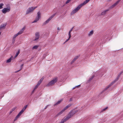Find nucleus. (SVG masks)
I'll use <instances>...</instances> for the list:
<instances>
[{"label": "nucleus", "instance_id": "37", "mask_svg": "<svg viewBox=\"0 0 123 123\" xmlns=\"http://www.w3.org/2000/svg\"><path fill=\"white\" fill-rule=\"evenodd\" d=\"M71 0H67L66 2V4H67L69 3Z\"/></svg>", "mask_w": 123, "mask_h": 123}, {"label": "nucleus", "instance_id": "39", "mask_svg": "<svg viewBox=\"0 0 123 123\" xmlns=\"http://www.w3.org/2000/svg\"><path fill=\"white\" fill-rule=\"evenodd\" d=\"M66 109V108L65 107L62 110L64 112Z\"/></svg>", "mask_w": 123, "mask_h": 123}, {"label": "nucleus", "instance_id": "23", "mask_svg": "<svg viewBox=\"0 0 123 123\" xmlns=\"http://www.w3.org/2000/svg\"><path fill=\"white\" fill-rule=\"evenodd\" d=\"M38 47V45H35L32 48V49H36Z\"/></svg>", "mask_w": 123, "mask_h": 123}, {"label": "nucleus", "instance_id": "38", "mask_svg": "<svg viewBox=\"0 0 123 123\" xmlns=\"http://www.w3.org/2000/svg\"><path fill=\"white\" fill-rule=\"evenodd\" d=\"M71 32H68V36L69 37H71Z\"/></svg>", "mask_w": 123, "mask_h": 123}, {"label": "nucleus", "instance_id": "45", "mask_svg": "<svg viewBox=\"0 0 123 123\" xmlns=\"http://www.w3.org/2000/svg\"><path fill=\"white\" fill-rule=\"evenodd\" d=\"M35 89H34L32 92V93H33L34 92Z\"/></svg>", "mask_w": 123, "mask_h": 123}, {"label": "nucleus", "instance_id": "24", "mask_svg": "<svg viewBox=\"0 0 123 123\" xmlns=\"http://www.w3.org/2000/svg\"><path fill=\"white\" fill-rule=\"evenodd\" d=\"M63 112V111L62 110L56 116H59V115H61L62 114Z\"/></svg>", "mask_w": 123, "mask_h": 123}, {"label": "nucleus", "instance_id": "2", "mask_svg": "<svg viewBox=\"0 0 123 123\" xmlns=\"http://www.w3.org/2000/svg\"><path fill=\"white\" fill-rule=\"evenodd\" d=\"M57 78L56 77H55L52 80L50 81L47 85V86H52L57 81Z\"/></svg>", "mask_w": 123, "mask_h": 123}, {"label": "nucleus", "instance_id": "50", "mask_svg": "<svg viewBox=\"0 0 123 123\" xmlns=\"http://www.w3.org/2000/svg\"><path fill=\"white\" fill-rule=\"evenodd\" d=\"M75 88V87H74L72 89L73 90H74V89Z\"/></svg>", "mask_w": 123, "mask_h": 123}, {"label": "nucleus", "instance_id": "15", "mask_svg": "<svg viewBox=\"0 0 123 123\" xmlns=\"http://www.w3.org/2000/svg\"><path fill=\"white\" fill-rule=\"evenodd\" d=\"M6 23H5L1 25L0 26V30L2 29H4L5 28V26L6 25Z\"/></svg>", "mask_w": 123, "mask_h": 123}, {"label": "nucleus", "instance_id": "36", "mask_svg": "<svg viewBox=\"0 0 123 123\" xmlns=\"http://www.w3.org/2000/svg\"><path fill=\"white\" fill-rule=\"evenodd\" d=\"M15 39H14L13 38H12V43H14Z\"/></svg>", "mask_w": 123, "mask_h": 123}, {"label": "nucleus", "instance_id": "13", "mask_svg": "<svg viewBox=\"0 0 123 123\" xmlns=\"http://www.w3.org/2000/svg\"><path fill=\"white\" fill-rule=\"evenodd\" d=\"M25 27H24L18 32L17 33L18 35L22 34L25 29Z\"/></svg>", "mask_w": 123, "mask_h": 123}, {"label": "nucleus", "instance_id": "29", "mask_svg": "<svg viewBox=\"0 0 123 123\" xmlns=\"http://www.w3.org/2000/svg\"><path fill=\"white\" fill-rule=\"evenodd\" d=\"M3 4L2 3L0 4V9L2 8H3L2 6H3Z\"/></svg>", "mask_w": 123, "mask_h": 123}, {"label": "nucleus", "instance_id": "5", "mask_svg": "<svg viewBox=\"0 0 123 123\" xmlns=\"http://www.w3.org/2000/svg\"><path fill=\"white\" fill-rule=\"evenodd\" d=\"M56 13H55L52 15L49 18L46 20L43 23V25H45L48 23L55 16Z\"/></svg>", "mask_w": 123, "mask_h": 123}, {"label": "nucleus", "instance_id": "42", "mask_svg": "<svg viewBox=\"0 0 123 123\" xmlns=\"http://www.w3.org/2000/svg\"><path fill=\"white\" fill-rule=\"evenodd\" d=\"M73 28H74V27H73L72 29H71L69 31V32H72V31Z\"/></svg>", "mask_w": 123, "mask_h": 123}, {"label": "nucleus", "instance_id": "1", "mask_svg": "<svg viewBox=\"0 0 123 123\" xmlns=\"http://www.w3.org/2000/svg\"><path fill=\"white\" fill-rule=\"evenodd\" d=\"M91 0H86L83 3H81L78 5L76 8L73 10L70 13L71 15H72L77 12L83 6H84Z\"/></svg>", "mask_w": 123, "mask_h": 123}, {"label": "nucleus", "instance_id": "51", "mask_svg": "<svg viewBox=\"0 0 123 123\" xmlns=\"http://www.w3.org/2000/svg\"><path fill=\"white\" fill-rule=\"evenodd\" d=\"M1 34V32H0V35Z\"/></svg>", "mask_w": 123, "mask_h": 123}, {"label": "nucleus", "instance_id": "9", "mask_svg": "<svg viewBox=\"0 0 123 123\" xmlns=\"http://www.w3.org/2000/svg\"><path fill=\"white\" fill-rule=\"evenodd\" d=\"M39 33L37 32L35 33V39L34 40V41H37L39 37Z\"/></svg>", "mask_w": 123, "mask_h": 123}, {"label": "nucleus", "instance_id": "46", "mask_svg": "<svg viewBox=\"0 0 123 123\" xmlns=\"http://www.w3.org/2000/svg\"><path fill=\"white\" fill-rule=\"evenodd\" d=\"M57 30H60L61 29L59 27H58L57 28Z\"/></svg>", "mask_w": 123, "mask_h": 123}, {"label": "nucleus", "instance_id": "17", "mask_svg": "<svg viewBox=\"0 0 123 123\" xmlns=\"http://www.w3.org/2000/svg\"><path fill=\"white\" fill-rule=\"evenodd\" d=\"M21 115V114L19 113L18 114V115L15 117V118L14 120V121H16L17 120V119Z\"/></svg>", "mask_w": 123, "mask_h": 123}, {"label": "nucleus", "instance_id": "18", "mask_svg": "<svg viewBox=\"0 0 123 123\" xmlns=\"http://www.w3.org/2000/svg\"><path fill=\"white\" fill-rule=\"evenodd\" d=\"M109 10L107 9V10H106L104 11L103 12L101 13V15H105L106 14V12L107 11H109Z\"/></svg>", "mask_w": 123, "mask_h": 123}, {"label": "nucleus", "instance_id": "28", "mask_svg": "<svg viewBox=\"0 0 123 123\" xmlns=\"http://www.w3.org/2000/svg\"><path fill=\"white\" fill-rule=\"evenodd\" d=\"M23 64H22L20 66V70H18V71H16V72H18V71H20V70H21L22 69V68H23Z\"/></svg>", "mask_w": 123, "mask_h": 123}, {"label": "nucleus", "instance_id": "6", "mask_svg": "<svg viewBox=\"0 0 123 123\" xmlns=\"http://www.w3.org/2000/svg\"><path fill=\"white\" fill-rule=\"evenodd\" d=\"M10 7H9L7 8H4L2 10V13L5 14L7 12H9L10 10Z\"/></svg>", "mask_w": 123, "mask_h": 123}, {"label": "nucleus", "instance_id": "32", "mask_svg": "<svg viewBox=\"0 0 123 123\" xmlns=\"http://www.w3.org/2000/svg\"><path fill=\"white\" fill-rule=\"evenodd\" d=\"M108 108V107H106V108H105L103 109V110H102L101 111V112H103V111H105V110H106Z\"/></svg>", "mask_w": 123, "mask_h": 123}, {"label": "nucleus", "instance_id": "14", "mask_svg": "<svg viewBox=\"0 0 123 123\" xmlns=\"http://www.w3.org/2000/svg\"><path fill=\"white\" fill-rule=\"evenodd\" d=\"M27 105H25L22 109V110L20 111L19 113L21 115L23 113V112L25 111V109L27 108Z\"/></svg>", "mask_w": 123, "mask_h": 123}, {"label": "nucleus", "instance_id": "22", "mask_svg": "<svg viewBox=\"0 0 123 123\" xmlns=\"http://www.w3.org/2000/svg\"><path fill=\"white\" fill-rule=\"evenodd\" d=\"M11 60L12 58L11 57L6 60V62L7 63H9L11 62Z\"/></svg>", "mask_w": 123, "mask_h": 123}, {"label": "nucleus", "instance_id": "8", "mask_svg": "<svg viewBox=\"0 0 123 123\" xmlns=\"http://www.w3.org/2000/svg\"><path fill=\"white\" fill-rule=\"evenodd\" d=\"M123 73V71H121L120 72V73L117 76V77L116 79L115 80L111 83L113 85V84H114L116 81H117L118 80L120 76Z\"/></svg>", "mask_w": 123, "mask_h": 123}, {"label": "nucleus", "instance_id": "10", "mask_svg": "<svg viewBox=\"0 0 123 123\" xmlns=\"http://www.w3.org/2000/svg\"><path fill=\"white\" fill-rule=\"evenodd\" d=\"M121 0H118L117 1H116V3H114V4H113L110 7V8H113L115 6H116L120 2V1H121Z\"/></svg>", "mask_w": 123, "mask_h": 123}, {"label": "nucleus", "instance_id": "41", "mask_svg": "<svg viewBox=\"0 0 123 123\" xmlns=\"http://www.w3.org/2000/svg\"><path fill=\"white\" fill-rule=\"evenodd\" d=\"M73 100V98H70L69 99V101H71Z\"/></svg>", "mask_w": 123, "mask_h": 123}, {"label": "nucleus", "instance_id": "30", "mask_svg": "<svg viewBox=\"0 0 123 123\" xmlns=\"http://www.w3.org/2000/svg\"><path fill=\"white\" fill-rule=\"evenodd\" d=\"M18 35L17 34H16L14 36H13V38H14V39H15V38H16V37L17 36H18Z\"/></svg>", "mask_w": 123, "mask_h": 123}, {"label": "nucleus", "instance_id": "4", "mask_svg": "<svg viewBox=\"0 0 123 123\" xmlns=\"http://www.w3.org/2000/svg\"><path fill=\"white\" fill-rule=\"evenodd\" d=\"M74 114L71 111L68 113V115L67 117L64 119V120L66 122L70 118L72 117Z\"/></svg>", "mask_w": 123, "mask_h": 123}, {"label": "nucleus", "instance_id": "49", "mask_svg": "<svg viewBox=\"0 0 123 123\" xmlns=\"http://www.w3.org/2000/svg\"><path fill=\"white\" fill-rule=\"evenodd\" d=\"M68 41V39H67L66 41H65V42H67Z\"/></svg>", "mask_w": 123, "mask_h": 123}, {"label": "nucleus", "instance_id": "12", "mask_svg": "<svg viewBox=\"0 0 123 123\" xmlns=\"http://www.w3.org/2000/svg\"><path fill=\"white\" fill-rule=\"evenodd\" d=\"M113 84H112L111 83L110 85H108L107 87H106L105 88V89L103 90L101 92V93H102L103 92L106 91L108 88H109Z\"/></svg>", "mask_w": 123, "mask_h": 123}, {"label": "nucleus", "instance_id": "43", "mask_svg": "<svg viewBox=\"0 0 123 123\" xmlns=\"http://www.w3.org/2000/svg\"><path fill=\"white\" fill-rule=\"evenodd\" d=\"M80 85H79L77 86H76L75 87L76 88L78 87H79L80 86Z\"/></svg>", "mask_w": 123, "mask_h": 123}, {"label": "nucleus", "instance_id": "7", "mask_svg": "<svg viewBox=\"0 0 123 123\" xmlns=\"http://www.w3.org/2000/svg\"><path fill=\"white\" fill-rule=\"evenodd\" d=\"M40 13L39 12H38L37 13V16L36 18V19L32 22V23H34L38 21L41 18Z\"/></svg>", "mask_w": 123, "mask_h": 123}, {"label": "nucleus", "instance_id": "35", "mask_svg": "<svg viewBox=\"0 0 123 123\" xmlns=\"http://www.w3.org/2000/svg\"><path fill=\"white\" fill-rule=\"evenodd\" d=\"M41 83V82L39 81L38 82V83H37V86H39L40 85Z\"/></svg>", "mask_w": 123, "mask_h": 123}, {"label": "nucleus", "instance_id": "52", "mask_svg": "<svg viewBox=\"0 0 123 123\" xmlns=\"http://www.w3.org/2000/svg\"><path fill=\"white\" fill-rule=\"evenodd\" d=\"M66 43V42H64V43Z\"/></svg>", "mask_w": 123, "mask_h": 123}, {"label": "nucleus", "instance_id": "3", "mask_svg": "<svg viewBox=\"0 0 123 123\" xmlns=\"http://www.w3.org/2000/svg\"><path fill=\"white\" fill-rule=\"evenodd\" d=\"M37 7V6L35 7H31L29 8L27 10L26 12V14H28L32 12H33L34 9Z\"/></svg>", "mask_w": 123, "mask_h": 123}, {"label": "nucleus", "instance_id": "16", "mask_svg": "<svg viewBox=\"0 0 123 123\" xmlns=\"http://www.w3.org/2000/svg\"><path fill=\"white\" fill-rule=\"evenodd\" d=\"M79 56H75L71 62V64H72L79 57Z\"/></svg>", "mask_w": 123, "mask_h": 123}, {"label": "nucleus", "instance_id": "26", "mask_svg": "<svg viewBox=\"0 0 123 123\" xmlns=\"http://www.w3.org/2000/svg\"><path fill=\"white\" fill-rule=\"evenodd\" d=\"M72 105V104H68V105H67L66 107V108L67 109H68V108L71 105Z\"/></svg>", "mask_w": 123, "mask_h": 123}, {"label": "nucleus", "instance_id": "19", "mask_svg": "<svg viewBox=\"0 0 123 123\" xmlns=\"http://www.w3.org/2000/svg\"><path fill=\"white\" fill-rule=\"evenodd\" d=\"M63 100V99H61L60 100H59L58 102H57L54 105H56L59 104L61 102H62V101Z\"/></svg>", "mask_w": 123, "mask_h": 123}, {"label": "nucleus", "instance_id": "33", "mask_svg": "<svg viewBox=\"0 0 123 123\" xmlns=\"http://www.w3.org/2000/svg\"><path fill=\"white\" fill-rule=\"evenodd\" d=\"M44 79V77H43L42 78L40 79V80L39 81L41 82L43 81V80Z\"/></svg>", "mask_w": 123, "mask_h": 123}, {"label": "nucleus", "instance_id": "11", "mask_svg": "<svg viewBox=\"0 0 123 123\" xmlns=\"http://www.w3.org/2000/svg\"><path fill=\"white\" fill-rule=\"evenodd\" d=\"M113 84H112L111 83L110 85H108L107 87H106L105 88V89L103 90L101 92V93H102L103 92L106 91L108 88H109Z\"/></svg>", "mask_w": 123, "mask_h": 123}, {"label": "nucleus", "instance_id": "25", "mask_svg": "<svg viewBox=\"0 0 123 123\" xmlns=\"http://www.w3.org/2000/svg\"><path fill=\"white\" fill-rule=\"evenodd\" d=\"M20 53V50H19L18 52L16 53V54L15 56V57H16L19 54V53Z\"/></svg>", "mask_w": 123, "mask_h": 123}, {"label": "nucleus", "instance_id": "31", "mask_svg": "<svg viewBox=\"0 0 123 123\" xmlns=\"http://www.w3.org/2000/svg\"><path fill=\"white\" fill-rule=\"evenodd\" d=\"M94 76L93 75L91 78H90L89 79V81H91L93 79V78H94Z\"/></svg>", "mask_w": 123, "mask_h": 123}, {"label": "nucleus", "instance_id": "48", "mask_svg": "<svg viewBox=\"0 0 123 123\" xmlns=\"http://www.w3.org/2000/svg\"><path fill=\"white\" fill-rule=\"evenodd\" d=\"M107 0L109 2L111 1V0Z\"/></svg>", "mask_w": 123, "mask_h": 123}, {"label": "nucleus", "instance_id": "40", "mask_svg": "<svg viewBox=\"0 0 123 123\" xmlns=\"http://www.w3.org/2000/svg\"><path fill=\"white\" fill-rule=\"evenodd\" d=\"M38 86H37V85L34 88V89L35 90L38 87Z\"/></svg>", "mask_w": 123, "mask_h": 123}, {"label": "nucleus", "instance_id": "44", "mask_svg": "<svg viewBox=\"0 0 123 123\" xmlns=\"http://www.w3.org/2000/svg\"><path fill=\"white\" fill-rule=\"evenodd\" d=\"M49 105H47L44 108V109H46L47 107H48V106H49Z\"/></svg>", "mask_w": 123, "mask_h": 123}, {"label": "nucleus", "instance_id": "21", "mask_svg": "<svg viewBox=\"0 0 123 123\" xmlns=\"http://www.w3.org/2000/svg\"><path fill=\"white\" fill-rule=\"evenodd\" d=\"M71 111L74 115L75 113L78 112V110H76L74 109L72 110Z\"/></svg>", "mask_w": 123, "mask_h": 123}, {"label": "nucleus", "instance_id": "27", "mask_svg": "<svg viewBox=\"0 0 123 123\" xmlns=\"http://www.w3.org/2000/svg\"><path fill=\"white\" fill-rule=\"evenodd\" d=\"M16 108H13L11 110V111H10L9 113V114H10L12 112L14 111L16 109Z\"/></svg>", "mask_w": 123, "mask_h": 123}, {"label": "nucleus", "instance_id": "34", "mask_svg": "<svg viewBox=\"0 0 123 123\" xmlns=\"http://www.w3.org/2000/svg\"><path fill=\"white\" fill-rule=\"evenodd\" d=\"M44 79V77H43L42 78L40 79V80L39 81L41 82L43 81V80Z\"/></svg>", "mask_w": 123, "mask_h": 123}, {"label": "nucleus", "instance_id": "20", "mask_svg": "<svg viewBox=\"0 0 123 123\" xmlns=\"http://www.w3.org/2000/svg\"><path fill=\"white\" fill-rule=\"evenodd\" d=\"M93 33V30L91 31L88 34V36H91L92 35Z\"/></svg>", "mask_w": 123, "mask_h": 123}, {"label": "nucleus", "instance_id": "47", "mask_svg": "<svg viewBox=\"0 0 123 123\" xmlns=\"http://www.w3.org/2000/svg\"><path fill=\"white\" fill-rule=\"evenodd\" d=\"M71 37H69L68 38V39H67L68 40V41L69 40L70 38Z\"/></svg>", "mask_w": 123, "mask_h": 123}]
</instances>
